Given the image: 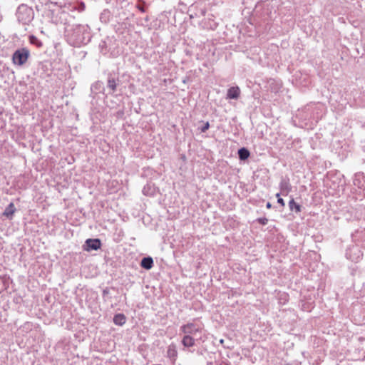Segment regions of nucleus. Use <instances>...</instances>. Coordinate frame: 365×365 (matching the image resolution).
<instances>
[{
  "instance_id": "nucleus-11",
  "label": "nucleus",
  "mask_w": 365,
  "mask_h": 365,
  "mask_svg": "<svg viewBox=\"0 0 365 365\" xmlns=\"http://www.w3.org/2000/svg\"><path fill=\"white\" fill-rule=\"evenodd\" d=\"M140 266L145 269H150L153 267V259L151 257H143L140 262Z\"/></svg>"
},
{
  "instance_id": "nucleus-14",
  "label": "nucleus",
  "mask_w": 365,
  "mask_h": 365,
  "mask_svg": "<svg viewBox=\"0 0 365 365\" xmlns=\"http://www.w3.org/2000/svg\"><path fill=\"white\" fill-rule=\"evenodd\" d=\"M91 92L93 93H98L104 90L103 83L101 81H97L92 84L91 87Z\"/></svg>"
},
{
  "instance_id": "nucleus-25",
  "label": "nucleus",
  "mask_w": 365,
  "mask_h": 365,
  "mask_svg": "<svg viewBox=\"0 0 365 365\" xmlns=\"http://www.w3.org/2000/svg\"><path fill=\"white\" fill-rule=\"evenodd\" d=\"M267 208H270V207H271V204H270V202H267Z\"/></svg>"
},
{
  "instance_id": "nucleus-8",
  "label": "nucleus",
  "mask_w": 365,
  "mask_h": 365,
  "mask_svg": "<svg viewBox=\"0 0 365 365\" xmlns=\"http://www.w3.org/2000/svg\"><path fill=\"white\" fill-rule=\"evenodd\" d=\"M178 351L176 346L174 344H171L168 346L167 350V356L172 361H175L177 359Z\"/></svg>"
},
{
  "instance_id": "nucleus-15",
  "label": "nucleus",
  "mask_w": 365,
  "mask_h": 365,
  "mask_svg": "<svg viewBox=\"0 0 365 365\" xmlns=\"http://www.w3.org/2000/svg\"><path fill=\"white\" fill-rule=\"evenodd\" d=\"M125 317L123 314H117L113 317V322L115 325L122 326L125 323Z\"/></svg>"
},
{
  "instance_id": "nucleus-4",
  "label": "nucleus",
  "mask_w": 365,
  "mask_h": 365,
  "mask_svg": "<svg viewBox=\"0 0 365 365\" xmlns=\"http://www.w3.org/2000/svg\"><path fill=\"white\" fill-rule=\"evenodd\" d=\"M30 55V52L28 48H22L16 50L12 56L13 63L18 66H22L24 64Z\"/></svg>"
},
{
  "instance_id": "nucleus-6",
  "label": "nucleus",
  "mask_w": 365,
  "mask_h": 365,
  "mask_svg": "<svg viewBox=\"0 0 365 365\" xmlns=\"http://www.w3.org/2000/svg\"><path fill=\"white\" fill-rule=\"evenodd\" d=\"M101 242L99 239H88L85 242V250L87 251L97 250L101 247Z\"/></svg>"
},
{
  "instance_id": "nucleus-5",
  "label": "nucleus",
  "mask_w": 365,
  "mask_h": 365,
  "mask_svg": "<svg viewBox=\"0 0 365 365\" xmlns=\"http://www.w3.org/2000/svg\"><path fill=\"white\" fill-rule=\"evenodd\" d=\"M346 257L354 262L359 261L361 256V252L357 246H353L346 251Z\"/></svg>"
},
{
  "instance_id": "nucleus-19",
  "label": "nucleus",
  "mask_w": 365,
  "mask_h": 365,
  "mask_svg": "<svg viewBox=\"0 0 365 365\" xmlns=\"http://www.w3.org/2000/svg\"><path fill=\"white\" fill-rule=\"evenodd\" d=\"M30 42L33 44H36L38 46H41V43L34 36H30Z\"/></svg>"
},
{
  "instance_id": "nucleus-24",
  "label": "nucleus",
  "mask_w": 365,
  "mask_h": 365,
  "mask_svg": "<svg viewBox=\"0 0 365 365\" xmlns=\"http://www.w3.org/2000/svg\"><path fill=\"white\" fill-rule=\"evenodd\" d=\"M205 9H201V14H202V16H204V15H205Z\"/></svg>"
},
{
  "instance_id": "nucleus-1",
  "label": "nucleus",
  "mask_w": 365,
  "mask_h": 365,
  "mask_svg": "<svg viewBox=\"0 0 365 365\" xmlns=\"http://www.w3.org/2000/svg\"><path fill=\"white\" fill-rule=\"evenodd\" d=\"M65 36L70 45L81 46L90 41V27L87 24H68L65 27Z\"/></svg>"
},
{
  "instance_id": "nucleus-9",
  "label": "nucleus",
  "mask_w": 365,
  "mask_h": 365,
  "mask_svg": "<svg viewBox=\"0 0 365 365\" xmlns=\"http://www.w3.org/2000/svg\"><path fill=\"white\" fill-rule=\"evenodd\" d=\"M143 195L148 196H153L156 193V187L152 183H147L142 190Z\"/></svg>"
},
{
  "instance_id": "nucleus-28",
  "label": "nucleus",
  "mask_w": 365,
  "mask_h": 365,
  "mask_svg": "<svg viewBox=\"0 0 365 365\" xmlns=\"http://www.w3.org/2000/svg\"><path fill=\"white\" fill-rule=\"evenodd\" d=\"M140 10L143 12L144 9L143 8H140Z\"/></svg>"
},
{
  "instance_id": "nucleus-13",
  "label": "nucleus",
  "mask_w": 365,
  "mask_h": 365,
  "mask_svg": "<svg viewBox=\"0 0 365 365\" xmlns=\"http://www.w3.org/2000/svg\"><path fill=\"white\" fill-rule=\"evenodd\" d=\"M16 211V208L13 202H10L8 206L5 208L3 215L6 217L7 218H11L13 215Z\"/></svg>"
},
{
  "instance_id": "nucleus-21",
  "label": "nucleus",
  "mask_w": 365,
  "mask_h": 365,
  "mask_svg": "<svg viewBox=\"0 0 365 365\" xmlns=\"http://www.w3.org/2000/svg\"><path fill=\"white\" fill-rule=\"evenodd\" d=\"M257 221H258L260 224H262V225H267V222H268V219H267L266 217H261V218L257 219Z\"/></svg>"
},
{
  "instance_id": "nucleus-26",
  "label": "nucleus",
  "mask_w": 365,
  "mask_h": 365,
  "mask_svg": "<svg viewBox=\"0 0 365 365\" xmlns=\"http://www.w3.org/2000/svg\"><path fill=\"white\" fill-rule=\"evenodd\" d=\"M279 196H280V194H279V193H277V194H276V197H277V199H278L279 197H280Z\"/></svg>"
},
{
  "instance_id": "nucleus-12",
  "label": "nucleus",
  "mask_w": 365,
  "mask_h": 365,
  "mask_svg": "<svg viewBox=\"0 0 365 365\" xmlns=\"http://www.w3.org/2000/svg\"><path fill=\"white\" fill-rule=\"evenodd\" d=\"M281 194L282 195H287L291 191V186L287 180H283L279 184Z\"/></svg>"
},
{
  "instance_id": "nucleus-20",
  "label": "nucleus",
  "mask_w": 365,
  "mask_h": 365,
  "mask_svg": "<svg viewBox=\"0 0 365 365\" xmlns=\"http://www.w3.org/2000/svg\"><path fill=\"white\" fill-rule=\"evenodd\" d=\"M210 127L209 122L204 123L202 126L199 128L202 133H205Z\"/></svg>"
},
{
  "instance_id": "nucleus-18",
  "label": "nucleus",
  "mask_w": 365,
  "mask_h": 365,
  "mask_svg": "<svg viewBox=\"0 0 365 365\" xmlns=\"http://www.w3.org/2000/svg\"><path fill=\"white\" fill-rule=\"evenodd\" d=\"M289 209L291 210H295L297 212H299L301 211V207L299 204L296 203L294 199H292L289 202Z\"/></svg>"
},
{
  "instance_id": "nucleus-27",
  "label": "nucleus",
  "mask_w": 365,
  "mask_h": 365,
  "mask_svg": "<svg viewBox=\"0 0 365 365\" xmlns=\"http://www.w3.org/2000/svg\"><path fill=\"white\" fill-rule=\"evenodd\" d=\"M223 342H224V339H220V343L223 344Z\"/></svg>"
},
{
  "instance_id": "nucleus-23",
  "label": "nucleus",
  "mask_w": 365,
  "mask_h": 365,
  "mask_svg": "<svg viewBox=\"0 0 365 365\" xmlns=\"http://www.w3.org/2000/svg\"><path fill=\"white\" fill-rule=\"evenodd\" d=\"M277 202H278L279 204H280V205H281L282 206H283V207L285 205L284 200H283L282 198H281V197H279V198L277 199Z\"/></svg>"
},
{
  "instance_id": "nucleus-2",
  "label": "nucleus",
  "mask_w": 365,
  "mask_h": 365,
  "mask_svg": "<svg viewBox=\"0 0 365 365\" xmlns=\"http://www.w3.org/2000/svg\"><path fill=\"white\" fill-rule=\"evenodd\" d=\"M34 13L32 8L25 5L21 4L19 6L16 11V17L18 21L23 24H29L34 19Z\"/></svg>"
},
{
  "instance_id": "nucleus-16",
  "label": "nucleus",
  "mask_w": 365,
  "mask_h": 365,
  "mask_svg": "<svg viewBox=\"0 0 365 365\" xmlns=\"http://www.w3.org/2000/svg\"><path fill=\"white\" fill-rule=\"evenodd\" d=\"M238 155L241 160H245L249 158L250 152L247 149L242 148L238 150Z\"/></svg>"
},
{
  "instance_id": "nucleus-3",
  "label": "nucleus",
  "mask_w": 365,
  "mask_h": 365,
  "mask_svg": "<svg viewBox=\"0 0 365 365\" xmlns=\"http://www.w3.org/2000/svg\"><path fill=\"white\" fill-rule=\"evenodd\" d=\"M203 327L200 324L187 323L180 327V331L184 334L192 336L195 338L202 331Z\"/></svg>"
},
{
  "instance_id": "nucleus-17",
  "label": "nucleus",
  "mask_w": 365,
  "mask_h": 365,
  "mask_svg": "<svg viewBox=\"0 0 365 365\" xmlns=\"http://www.w3.org/2000/svg\"><path fill=\"white\" fill-rule=\"evenodd\" d=\"M240 91L238 87H231L230 88V98H237L240 96Z\"/></svg>"
},
{
  "instance_id": "nucleus-22",
  "label": "nucleus",
  "mask_w": 365,
  "mask_h": 365,
  "mask_svg": "<svg viewBox=\"0 0 365 365\" xmlns=\"http://www.w3.org/2000/svg\"><path fill=\"white\" fill-rule=\"evenodd\" d=\"M85 7H86V6H85L84 3H81L78 9L80 11H84Z\"/></svg>"
},
{
  "instance_id": "nucleus-10",
  "label": "nucleus",
  "mask_w": 365,
  "mask_h": 365,
  "mask_svg": "<svg viewBox=\"0 0 365 365\" xmlns=\"http://www.w3.org/2000/svg\"><path fill=\"white\" fill-rule=\"evenodd\" d=\"M118 80L114 78L109 77L107 82V88L109 89V93L115 92L118 85Z\"/></svg>"
},
{
  "instance_id": "nucleus-7",
  "label": "nucleus",
  "mask_w": 365,
  "mask_h": 365,
  "mask_svg": "<svg viewBox=\"0 0 365 365\" xmlns=\"http://www.w3.org/2000/svg\"><path fill=\"white\" fill-rule=\"evenodd\" d=\"M195 340H197V338L187 334H184V336L182 339V344L185 347H192L195 345Z\"/></svg>"
}]
</instances>
